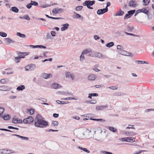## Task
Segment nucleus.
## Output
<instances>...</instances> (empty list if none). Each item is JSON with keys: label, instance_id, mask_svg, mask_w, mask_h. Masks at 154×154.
Masks as SVG:
<instances>
[{"label": "nucleus", "instance_id": "nucleus-24", "mask_svg": "<svg viewBox=\"0 0 154 154\" xmlns=\"http://www.w3.org/2000/svg\"><path fill=\"white\" fill-rule=\"evenodd\" d=\"M2 117L5 120H7L11 118V116L9 115H5L4 116H2Z\"/></svg>", "mask_w": 154, "mask_h": 154}, {"label": "nucleus", "instance_id": "nucleus-51", "mask_svg": "<svg viewBox=\"0 0 154 154\" xmlns=\"http://www.w3.org/2000/svg\"><path fill=\"white\" fill-rule=\"evenodd\" d=\"M85 59V57L84 55V54H82V53L81 55L80 56V60L81 61H83Z\"/></svg>", "mask_w": 154, "mask_h": 154}, {"label": "nucleus", "instance_id": "nucleus-39", "mask_svg": "<svg viewBox=\"0 0 154 154\" xmlns=\"http://www.w3.org/2000/svg\"><path fill=\"white\" fill-rule=\"evenodd\" d=\"M8 81V79H2L0 80V82L2 84L6 83Z\"/></svg>", "mask_w": 154, "mask_h": 154}, {"label": "nucleus", "instance_id": "nucleus-26", "mask_svg": "<svg viewBox=\"0 0 154 154\" xmlns=\"http://www.w3.org/2000/svg\"><path fill=\"white\" fill-rule=\"evenodd\" d=\"M25 88V86L24 85H21L18 86L17 88L18 91H22Z\"/></svg>", "mask_w": 154, "mask_h": 154}, {"label": "nucleus", "instance_id": "nucleus-3", "mask_svg": "<svg viewBox=\"0 0 154 154\" xmlns=\"http://www.w3.org/2000/svg\"><path fill=\"white\" fill-rule=\"evenodd\" d=\"M75 133L76 136L80 139H82L84 137L85 134L82 130H76L75 131Z\"/></svg>", "mask_w": 154, "mask_h": 154}, {"label": "nucleus", "instance_id": "nucleus-45", "mask_svg": "<svg viewBox=\"0 0 154 154\" xmlns=\"http://www.w3.org/2000/svg\"><path fill=\"white\" fill-rule=\"evenodd\" d=\"M46 37L47 39H51L52 38V37L49 33H48L47 34Z\"/></svg>", "mask_w": 154, "mask_h": 154}, {"label": "nucleus", "instance_id": "nucleus-6", "mask_svg": "<svg viewBox=\"0 0 154 154\" xmlns=\"http://www.w3.org/2000/svg\"><path fill=\"white\" fill-rule=\"evenodd\" d=\"M33 121L34 119H33L32 117L31 116H29L27 118L25 119H24L23 120V123L25 124H29L33 122Z\"/></svg>", "mask_w": 154, "mask_h": 154}, {"label": "nucleus", "instance_id": "nucleus-43", "mask_svg": "<svg viewBox=\"0 0 154 154\" xmlns=\"http://www.w3.org/2000/svg\"><path fill=\"white\" fill-rule=\"evenodd\" d=\"M31 3L32 4V5H34L35 6H36L38 5V3L36 2L35 1H31Z\"/></svg>", "mask_w": 154, "mask_h": 154}, {"label": "nucleus", "instance_id": "nucleus-19", "mask_svg": "<svg viewBox=\"0 0 154 154\" xmlns=\"http://www.w3.org/2000/svg\"><path fill=\"white\" fill-rule=\"evenodd\" d=\"M129 6L130 7H135L137 5L136 4L134 1L131 0L130 1L128 4Z\"/></svg>", "mask_w": 154, "mask_h": 154}, {"label": "nucleus", "instance_id": "nucleus-38", "mask_svg": "<svg viewBox=\"0 0 154 154\" xmlns=\"http://www.w3.org/2000/svg\"><path fill=\"white\" fill-rule=\"evenodd\" d=\"M91 51V50L86 49L84 50L82 52V54H85L88 53H89Z\"/></svg>", "mask_w": 154, "mask_h": 154}, {"label": "nucleus", "instance_id": "nucleus-18", "mask_svg": "<svg viewBox=\"0 0 154 154\" xmlns=\"http://www.w3.org/2000/svg\"><path fill=\"white\" fill-rule=\"evenodd\" d=\"M124 12L122 11L121 9H120L119 11L116 12V13L115 14V16H121L123 15L124 14Z\"/></svg>", "mask_w": 154, "mask_h": 154}, {"label": "nucleus", "instance_id": "nucleus-12", "mask_svg": "<svg viewBox=\"0 0 154 154\" xmlns=\"http://www.w3.org/2000/svg\"><path fill=\"white\" fill-rule=\"evenodd\" d=\"M11 88L10 87L2 85L0 86V90L1 91H9L10 90Z\"/></svg>", "mask_w": 154, "mask_h": 154}, {"label": "nucleus", "instance_id": "nucleus-44", "mask_svg": "<svg viewBox=\"0 0 154 154\" xmlns=\"http://www.w3.org/2000/svg\"><path fill=\"white\" fill-rule=\"evenodd\" d=\"M82 8L83 7L82 6H78L76 7L75 10L77 11H81L82 10Z\"/></svg>", "mask_w": 154, "mask_h": 154}, {"label": "nucleus", "instance_id": "nucleus-17", "mask_svg": "<svg viewBox=\"0 0 154 154\" xmlns=\"http://www.w3.org/2000/svg\"><path fill=\"white\" fill-rule=\"evenodd\" d=\"M13 136H17V137L21 138L23 140H25L26 141H27L29 140V138L26 137H23V136H21L17 134H14L12 135Z\"/></svg>", "mask_w": 154, "mask_h": 154}, {"label": "nucleus", "instance_id": "nucleus-37", "mask_svg": "<svg viewBox=\"0 0 154 154\" xmlns=\"http://www.w3.org/2000/svg\"><path fill=\"white\" fill-rule=\"evenodd\" d=\"M100 152L101 153L103 154H113L111 152L105 151H101Z\"/></svg>", "mask_w": 154, "mask_h": 154}, {"label": "nucleus", "instance_id": "nucleus-1", "mask_svg": "<svg viewBox=\"0 0 154 154\" xmlns=\"http://www.w3.org/2000/svg\"><path fill=\"white\" fill-rule=\"evenodd\" d=\"M48 125V122L43 119L39 120H35L34 125L36 127L42 128L47 126Z\"/></svg>", "mask_w": 154, "mask_h": 154}, {"label": "nucleus", "instance_id": "nucleus-9", "mask_svg": "<svg viewBox=\"0 0 154 154\" xmlns=\"http://www.w3.org/2000/svg\"><path fill=\"white\" fill-rule=\"evenodd\" d=\"M52 76L51 73L47 74L45 73H43L41 74V76L43 78L46 79L49 78H51Z\"/></svg>", "mask_w": 154, "mask_h": 154}, {"label": "nucleus", "instance_id": "nucleus-15", "mask_svg": "<svg viewBox=\"0 0 154 154\" xmlns=\"http://www.w3.org/2000/svg\"><path fill=\"white\" fill-rule=\"evenodd\" d=\"M66 78H71L72 80H73L74 78L73 74L70 73L69 72H66Z\"/></svg>", "mask_w": 154, "mask_h": 154}, {"label": "nucleus", "instance_id": "nucleus-41", "mask_svg": "<svg viewBox=\"0 0 154 154\" xmlns=\"http://www.w3.org/2000/svg\"><path fill=\"white\" fill-rule=\"evenodd\" d=\"M23 19H26L27 20H30V18L28 14H26L23 16Z\"/></svg>", "mask_w": 154, "mask_h": 154}, {"label": "nucleus", "instance_id": "nucleus-14", "mask_svg": "<svg viewBox=\"0 0 154 154\" xmlns=\"http://www.w3.org/2000/svg\"><path fill=\"white\" fill-rule=\"evenodd\" d=\"M96 76L94 74L90 75L88 77V79L90 81H94L96 78Z\"/></svg>", "mask_w": 154, "mask_h": 154}, {"label": "nucleus", "instance_id": "nucleus-29", "mask_svg": "<svg viewBox=\"0 0 154 154\" xmlns=\"http://www.w3.org/2000/svg\"><path fill=\"white\" fill-rule=\"evenodd\" d=\"M114 45V43L112 42H111L108 43L106 44V46L108 48H110L111 47L113 46Z\"/></svg>", "mask_w": 154, "mask_h": 154}, {"label": "nucleus", "instance_id": "nucleus-8", "mask_svg": "<svg viewBox=\"0 0 154 154\" xmlns=\"http://www.w3.org/2000/svg\"><path fill=\"white\" fill-rule=\"evenodd\" d=\"M108 107V106L107 105L98 106L96 107V109L97 111L103 110Z\"/></svg>", "mask_w": 154, "mask_h": 154}, {"label": "nucleus", "instance_id": "nucleus-11", "mask_svg": "<svg viewBox=\"0 0 154 154\" xmlns=\"http://www.w3.org/2000/svg\"><path fill=\"white\" fill-rule=\"evenodd\" d=\"M73 13L74 14H75V15H73L72 16V17L74 18H77V19H80L81 20H82L83 17L81 16L80 14H79L75 12H73Z\"/></svg>", "mask_w": 154, "mask_h": 154}, {"label": "nucleus", "instance_id": "nucleus-2", "mask_svg": "<svg viewBox=\"0 0 154 154\" xmlns=\"http://www.w3.org/2000/svg\"><path fill=\"white\" fill-rule=\"evenodd\" d=\"M117 49L118 50L117 52L119 54L123 55H127V53L126 51H124V48L122 45H117Z\"/></svg>", "mask_w": 154, "mask_h": 154}, {"label": "nucleus", "instance_id": "nucleus-64", "mask_svg": "<svg viewBox=\"0 0 154 154\" xmlns=\"http://www.w3.org/2000/svg\"><path fill=\"white\" fill-rule=\"evenodd\" d=\"M143 151H144L140 150L138 152H134L132 154H140Z\"/></svg>", "mask_w": 154, "mask_h": 154}, {"label": "nucleus", "instance_id": "nucleus-50", "mask_svg": "<svg viewBox=\"0 0 154 154\" xmlns=\"http://www.w3.org/2000/svg\"><path fill=\"white\" fill-rule=\"evenodd\" d=\"M63 11V10L62 8H59L58 9H56V13H59L60 12H62Z\"/></svg>", "mask_w": 154, "mask_h": 154}, {"label": "nucleus", "instance_id": "nucleus-23", "mask_svg": "<svg viewBox=\"0 0 154 154\" xmlns=\"http://www.w3.org/2000/svg\"><path fill=\"white\" fill-rule=\"evenodd\" d=\"M127 142H133L135 141V138L133 137H127Z\"/></svg>", "mask_w": 154, "mask_h": 154}, {"label": "nucleus", "instance_id": "nucleus-33", "mask_svg": "<svg viewBox=\"0 0 154 154\" xmlns=\"http://www.w3.org/2000/svg\"><path fill=\"white\" fill-rule=\"evenodd\" d=\"M109 129L111 131H112L113 132H115L117 131V129L112 127H109Z\"/></svg>", "mask_w": 154, "mask_h": 154}, {"label": "nucleus", "instance_id": "nucleus-10", "mask_svg": "<svg viewBox=\"0 0 154 154\" xmlns=\"http://www.w3.org/2000/svg\"><path fill=\"white\" fill-rule=\"evenodd\" d=\"M107 11L105 8H104L103 9L98 10L97 12V13L98 15H100L103 14L107 12Z\"/></svg>", "mask_w": 154, "mask_h": 154}, {"label": "nucleus", "instance_id": "nucleus-34", "mask_svg": "<svg viewBox=\"0 0 154 154\" xmlns=\"http://www.w3.org/2000/svg\"><path fill=\"white\" fill-rule=\"evenodd\" d=\"M135 12V10H131L128 11V13L130 15L131 17V16L134 14Z\"/></svg>", "mask_w": 154, "mask_h": 154}, {"label": "nucleus", "instance_id": "nucleus-40", "mask_svg": "<svg viewBox=\"0 0 154 154\" xmlns=\"http://www.w3.org/2000/svg\"><path fill=\"white\" fill-rule=\"evenodd\" d=\"M0 35L2 37H5L7 36V34L3 32H0Z\"/></svg>", "mask_w": 154, "mask_h": 154}, {"label": "nucleus", "instance_id": "nucleus-22", "mask_svg": "<svg viewBox=\"0 0 154 154\" xmlns=\"http://www.w3.org/2000/svg\"><path fill=\"white\" fill-rule=\"evenodd\" d=\"M77 147L79 149L82 150L83 151L87 152V153H88L90 152V151L89 150H88L86 148H83L82 147L80 146H79Z\"/></svg>", "mask_w": 154, "mask_h": 154}, {"label": "nucleus", "instance_id": "nucleus-61", "mask_svg": "<svg viewBox=\"0 0 154 154\" xmlns=\"http://www.w3.org/2000/svg\"><path fill=\"white\" fill-rule=\"evenodd\" d=\"M39 100L43 102H46L47 101V100L46 99L44 98H42L39 99Z\"/></svg>", "mask_w": 154, "mask_h": 154}, {"label": "nucleus", "instance_id": "nucleus-52", "mask_svg": "<svg viewBox=\"0 0 154 154\" xmlns=\"http://www.w3.org/2000/svg\"><path fill=\"white\" fill-rule=\"evenodd\" d=\"M127 137H125V138H121L119 139V140H121L122 141H127Z\"/></svg>", "mask_w": 154, "mask_h": 154}, {"label": "nucleus", "instance_id": "nucleus-55", "mask_svg": "<svg viewBox=\"0 0 154 154\" xmlns=\"http://www.w3.org/2000/svg\"><path fill=\"white\" fill-rule=\"evenodd\" d=\"M102 56H103V55L101 53L97 52V57L98 58H100V57H102Z\"/></svg>", "mask_w": 154, "mask_h": 154}, {"label": "nucleus", "instance_id": "nucleus-5", "mask_svg": "<svg viewBox=\"0 0 154 154\" xmlns=\"http://www.w3.org/2000/svg\"><path fill=\"white\" fill-rule=\"evenodd\" d=\"M35 67L36 66L35 64H30L26 66L25 69L26 71H32L35 69Z\"/></svg>", "mask_w": 154, "mask_h": 154}, {"label": "nucleus", "instance_id": "nucleus-7", "mask_svg": "<svg viewBox=\"0 0 154 154\" xmlns=\"http://www.w3.org/2000/svg\"><path fill=\"white\" fill-rule=\"evenodd\" d=\"M95 1H91L89 0L86 1L83 4V6H92L94 4Z\"/></svg>", "mask_w": 154, "mask_h": 154}, {"label": "nucleus", "instance_id": "nucleus-30", "mask_svg": "<svg viewBox=\"0 0 154 154\" xmlns=\"http://www.w3.org/2000/svg\"><path fill=\"white\" fill-rule=\"evenodd\" d=\"M17 35L21 38H24L26 37V35L25 34H22L19 32H17Z\"/></svg>", "mask_w": 154, "mask_h": 154}, {"label": "nucleus", "instance_id": "nucleus-63", "mask_svg": "<svg viewBox=\"0 0 154 154\" xmlns=\"http://www.w3.org/2000/svg\"><path fill=\"white\" fill-rule=\"evenodd\" d=\"M94 38L96 40H97L100 39V37L97 35H95L94 36Z\"/></svg>", "mask_w": 154, "mask_h": 154}, {"label": "nucleus", "instance_id": "nucleus-46", "mask_svg": "<svg viewBox=\"0 0 154 154\" xmlns=\"http://www.w3.org/2000/svg\"><path fill=\"white\" fill-rule=\"evenodd\" d=\"M52 124L54 125V126H57L58 125V122L57 121H53L52 122Z\"/></svg>", "mask_w": 154, "mask_h": 154}, {"label": "nucleus", "instance_id": "nucleus-35", "mask_svg": "<svg viewBox=\"0 0 154 154\" xmlns=\"http://www.w3.org/2000/svg\"><path fill=\"white\" fill-rule=\"evenodd\" d=\"M56 102L57 103H58L59 104H66V103H68V102H63V101H61L59 100H57Z\"/></svg>", "mask_w": 154, "mask_h": 154}, {"label": "nucleus", "instance_id": "nucleus-31", "mask_svg": "<svg viewBox=\"0 0 154 154\" xmlns=\"http://www.w3.org/2000/svg\"><path fill=\"white\" fill-rule=\"evenodd\" d=\"M126 28L128 32H131L134 29V27L133 26L130 27L129 26H127Z\"/></svg>", "mask_w": 154, "mask_h": 154}, {"label": "nucleus", "instance_id": "nucleus-20", "mask_svg": "<svg viewBox=\"0 0 154 154\" xmlns=\"http://www.w3.org/2000/svg\"><path fill=\"white\" fill-rule=\"evenodd\" d=\"M69 25L68 23L63 24V27L61 28V30L62 31L65 30L68 28Z\"/></svg>", "mask_w": 154, "mask_h": 154}, {"label": "nucleus", "instance_id": "nucleus-25", "mask_svg": "<svg viewBox=\"0 0 154 154\" xmlns=\"http://www.w3.org/2000/svg\"><path fill=\"white\" fill-rule=\"evenodd\" d=\"M59 85L57 83H54L51 85V87L52 88L56 89L59 88Z\"/></svg>", "mask_w": 154, "mask_h": 154}, {"label": "nucleus", "instance_id": "nucleus-62", "mask_svg": "<svg viewBox=\"0 0 154 154\" xmlns=\"http://www.w3.org/2000/svg\"><path fill=\"white\" fill-rule=\"evenodd\" d=\"M95 53V52H94V51L92 52L91 53V54H89L88 56H91L92 57H94Z\"/></svg>", "mask_w": 154, "mask_h": 154}, {"label": "nucleus", "instance_id": "nucleus-56", "mask_svg": "<svg viewBox=\"0 0 154 154\" xmlns=\"http://www.w3.org/2000/svg\"><path fill=\"white\" fill-rule=\"evenodd\" d=\"M28 111L29 112L30 114L32 115L34 113L35 110L33 109H29Z\"/></svg>", "mask_w": 154, "mask_h": 154}, {"label": "nucleus", "instance_id": "nucleus-27", "mask_svg": "<svg viewBox=\"0 0 154 154\" xmlns=\"http://www.w3.org/2000/svg\"><path fill=\"white\" fill-rule=\"evenodd\" d=\"M11 40L9 38H4V41L6 44H9L11 42Z\"/></svg>", "mask_w": 154, "mask_h": 154}, {"label": "nucleus", "instance_id": "nucleus-28", "mask_svg": "<svg viewBox=\"0 0 154 154\" xmlns=\"http://www.w3.org/2000/svg\"><path fill=\"white\" fill-rule=\"evenodd\" d=\"M43 119L41 116L39 114H37L36 116V118L35 120H39Z\"/></svg>", "mask_w": 154, "mask_h": 154}, {"label": "nucleus", "instance_id": "nucleus-49", "mask_svg": "<svg viewBox=\"0 0 154 154\" xmlns=\"http://www.w3.org/2000/svg\"><path fill=\"white\" fill-rule=\"evenodd\" d=\"M37 48H44L45 49L46 48V47L45 46H43L42 45H37Z\"/></svg>", "mask_w": 154, "mask_h": 154}, {"label": "nucleus", "instance_id": "nucleus-53", "mask_svg": "<svg viewBox=\"0 0 154 154\" xmlns=\"http://www.w3.org/2000/svg\"><path fill=\"white\" fill-rule=\"evenodd\" d=\"M51 34L52 36H55L56 35V32L55 31H51Z\"/></svg>", "mask_w": 154, "mask_h": 154}, {"label": "nucleus", "instance_id": "nucleus-32", "mask_svg": "<svg viewBox=\"0 0 154 154\" xmlns=\"http://www.w3.org/2000/svg\"><path fill=\"white\" fill-rule=\"evenodd\" d=\"M91 130L89 131V130L88 129H87L85 131L86 133H88L89 137H92V135L91 134Z\"/></svg>", "mask_w": 154, "mask_h": 154}, {"label": "nucleus", "instance_id": "nucleus-58", "mask_svg": "<svg viewBox=\"0 0 154 154\" xmlns=\"http://www.w3.org/2000/svg\"><path fill=\"white\" fill-rule=\"evenodd\" d=\"M109 88L112 90H116L118 89V88L116 86H112L109 87Z\"/></svg>", "mask_w": 154, "mask_h": 154}, {"label": "nucleus", "instance_id": "nucleus-48", "mask_svg": "<svg viewBox=\"0 0 154 154\" xmlns=\"http://www.w3.org/2000/svg\"><path fill=\"white\" fill-rule=\"evenodd\" d=\"M131 17L130 15L129 14H126L125 16L124 17V19L125 20L126 19H128L130 18Z\"/></svg>", "mask_w": 154, "mask_h": 154}, {"label": "nucleus", "instance_id": "nucleus-36", "mask_svg": "<svg viewBox=\"0 0 154 154\" xmlns=\"http://www.w3.org/2000/svg\"><path fill=\"white\" fill-rule=\"evenodd\" d=\"M61 100H77V98H75L74 97H67L66 98H62L61 99Z\"/></svg>", "mask_w": 154, "mask_h": 154}, {"label": "nucleus", "instance_id": "nucleus-21", "mask_svg": "<svg viewBox=\"0 0 154 154\" xmlns=\"http://www.w3.org/2000/svg\"><path fill=\"white\" fill-rule=\"evenodd\" d=\"M10 10L16 13H17L19 11V9L16 7H11Z\"/></svg>", "mask_w": 154, "mask_h": 154}, {"label": "nucleus", "instance_id": "nucleus-13", "mask_svg": "<svg viewBox=\"0 0 154 154\" xmlns=\"http://www.w3.org/2000/svg\"><path fill=\"white\" fill-rule=\"evenodd\" d=\"M148 7H146L144 8H143L142 9H140L141 12L143 13L144 14H146L148 16V18H149V14L148 12L149 11L148 10H147Z\"/></svg>", "mask_w": 154, "mask_h": 154}, {"label": "nucleus", "instance_id": "nucleus-60", "mask_svg": "<svg viewBox=\"0 0 154 154\" xmlns=\"http://www.w3.org/2000/svg\"><path fill=\"white\" fill-rule=\"evenodd\" d=\"M89 102H90V103L94 104L96 103L97 101L96 100H91V101H89Z\"/></svg>", "mask_w": 154, "mask_h": 154}, {"label": "nucleus", "instance_id": "nucleus-4", "mask_svg": "<svg viewBox=\"0 0 154 154\" xmlns=\"http://www.w3.org/2000/svg\"><path fill=\"white\" fill-rule=\"evenodd\" d=\"M12 150L8 149H0V154H10L13 153Z\"/></svg>", "mask_w": 154, "mask_h": 154}, {"label": "nucleus", "instance_id": "nucleus-59", "mask_svg": "<svg viewBox=\"0 0 154 154\" xmlns=\"http://www.w3.org/2000/svg\"><path fill=\"white\" fill-rule=\"evenodd\" d=\"M32 6V4L31 3V2L30 3L28 4H27L26 5V7L28 8V9H30L31 8Z\"/></svg>", "mask_w": 154, "mask_h": 154}, {"label": "nucleus", "instance_id": "nucleus-42", "mask_svg": "<svg viewBox=\"0 0 154 154\" xmlns=\"http://www.w3.org/2000/svg\"><path fill=\"white\" fill-rule=\"evenodd\" d=\"M5 111V109L4 108H3L2 107H0V117H1L2 114H3V113Z\"/></svg>", "mask_w": 154, "mask_h": 154}, {"label": "nucleus", "instance_id": "nucleus-47", "mask_svg": "<svg viewBox=\"0 0 154 154\" xmlns=\"http://www.w3.org/2000/svg\"><path fill=\"white\" fill-rule=\"evenodd\" d=\"M150 1V0H145V2H143L144 3L143 5L144 6L148 5Z\"/></svg>", "mask_w": 154, "mask_h": 154}, {"label": "nucleus", "instance_id": "nucleus-57", "mask_svg": "<svg viewBox=\"0 0 154 154\" xmlns=\"http://www.w3.org/2000/svg\"><path fill=\"white\" fill-rule=\"evenodd\" d=\"M110 5V3L109 2H107L106 3V7L105 8L108 11V7Z\"/></svg>", "mask_w": 154, "mask_h": 154}, {"label": "nucleus", "instance_id": "nucleus-54", "mask_svg": "<svg viewBox=\"0 0 154 154\" xmlns=\"http://www.w3.org/2000/svg\"><path fill=\"white\" fill-rule=\"evenodd\" d=\"M20 58L19 57H15V61L16 63H18L20 62Z\"/></svg>", "mask_w": 154, "mask_h": 154}, {"label": "nucleus", "instance_id": "nucleus-16", "mask_svg": "<svg viewBox=\"0 0 154 154\" xmlns=\"http://www.w3.org/2000/svg\"><path fill=\"white\" fill-rule=\"evenodd\" d=\"M28 53L20 52L18 53L19 57L20 58H24V57L28 54Z\"/></svg>", "mask_w": 154, "mask_h": 154}]
</instances>
